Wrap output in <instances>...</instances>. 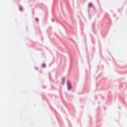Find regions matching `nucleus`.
<instances>
[{
	"label": "nucleus",
	"mask_w": 127,
	"mask_h": 127,
	"mask_svg": "<svg viewBox=\"0 0 127 127\" xmlns=\"http://www.w3.org/2000/svg\"><path fill=\"white\" fill-rule=\"evenodd\" d=\"M67 85L68 87V90H70L72 88L71 86V85L70 83L68 81H67Z\"/></svg>",
	"instance_id": "f257e3e1"
},
{
	"label": "nucleus",
	"mask_w": 127,
	"mask_h": 127,
	"mask_svg": "<svg viewBox=\"0 0 127 127\" xmlns=\"http://www.w3.org/2000/svg\"><path fill=\"white\" fill-rule=\"evenodd\" d=\"M88 6L89 7H90L93 6V5L91 3H90L89 4Z\"/></svg>",
	"instance_id": "f03ea898"
},
{
	"label": "nucleus",
	"mask_w": 127,
	"mask_h": 127,
	"mask_svg": "<svg viewBox=\"0 0 127 127\" xmlns=\"http://www.w3.org/2000/svg\"><path fill=\"white\" fill-rule=\"evenodd\" d=\"M19 9L21 11H22L23 10V8L21 7H19Z\"/></svg>",
	"instance_id": "7ed1b4c3"
},
{
	"label": "nucleus",
	"mask_w": 127,
	"mask_h": 127,
	"mask_svg": "<svg viewBox=\"0 0 127 127\" xmlns=\"http://www.w3.org/2000/svg\"><path fill=\"white\" fill-rule=\"evenodd\" d=\"M42 67H46V65L45 64H42Z\"/></svg>",
	"instance_id": "20e7f679"
},
{
	"label": "nucleus",
	"mask_w": 127,
	"mask_h": 127,
	"mask_svg": "<svg viewBox=\"0 0 127 127\" xmlns=\"http://www.w3.org/2000/svg\"><path fill=\"white\" fill-rule=\"evenodd\" d=\"M62 80L63 82H64V80H65V79H64V78H63L62 79Z\"/></svg>",
	"instance_id": "39448f33"
},
{
	"label": "nucleus",
	"mask_w": 127,
	"mask_h": 127,
	"mask_svg": "<svg viewBox=\"0 0 127 127\" xmlns=\"http://www.w3.org/2000/svg\"><path fill=\"white\" fill-rule=\"evenodd\" d=\"M36 20L37 21H38V19L37 18H36Z\"/></svg>",
	"instance_id": "423d86ee"
},
{
	"label": "nucleus",
	"mask_w": 127,
	"mask_h": 127,
	"mask_svg": "<svg viewBox=\"0 0 127 127\" xmlns=\"http://www.w3.org/2000/svg\"><path fill=\"white\" fill-rule=\"evenodd\" d=\"M52 20L53 22H54V20L53 19H52Z\"/></svg>",
	"instance_id": "0eeeda50"
}]
</instances>
